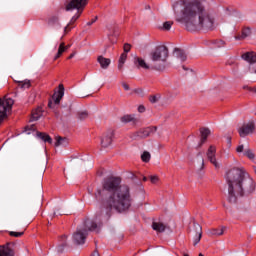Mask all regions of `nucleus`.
Instances as JSON below:
<instances>
[{
	"label": "nucleus",
	"instance_id": "e433bc0d",
	"mask_svg": "<svg viewBox=\"0 0 256 256\" xmlns=\"http://www.w3.org/2000/svg\"><path fill=\"white\" fill-rule=\"evenodd\" d=\"M249 72L256 75V63L251 64V66L249 67Z\"/></svg>",
	"mask_w": 256,
	"mask_h": 256
},
{
	"label": "nucleus",
	"instance_id": "603ef678",
	"mask_svg": "<svg viewBox=\"0 0 256 256\" xmlns=\"http://www.w3.org/2000/svg\"><path fill=\"white\" fill-rule=\"evenodd\" d=\"M51 105H52V103H51V102H49L48 106H49V107H51Z\"/></svg>",
	"mask_w": 256,
	"mask_h": 256
},
{
	"label": "nucleus",
	"instance_id": "37998d69",
	"mask_svg": "<svg viewBox=\"0 0 256 256\" xmlns=\"http://www.w3.org/2000/svg\"><path fill=\"white\" fill-rule=\"evenodd\" d=\"M95 21H97V17H95V19H93L92 21L87 22V25L91 26V25H93V23H95Z\"/></svg>",
	"mask_w": 256,
	"mask_h": 256
},
{
	"label": "nucleus",
	"instance_id": "f704fd0d",
	"mask_svg": "<svg viewBox=\"0 0 256 256\" xmlns=\"http://www.w3.org/2000/svg\"><path fill=\"white\" fill-rule=\"evenodd\" d=\"M9 235H10V237H23V232L10 231Z\"/></svg>",
	"mask_w": 256,
	"mask_h": 256
},
{
	"label": "nucleus",
	"instance_id": "58836bf2",
	"mask_svg": "<svg viewBox=\"0 0 256 256\" xmlns=\"http://www.w3.org/2000/svg\"><path fill=\"white\" fill-rule=\"evenodd\" d=\"M236 151H237V153H243V151H245V146L239 145V146L236 148Z\"/></svg>",
	"mask_w": 256,
	"mask_h": 256
},
{
	"label": "nucleus",
	"instance_id": "8fccbe9b",
	"mask_svg": "<svg viewBox=\"0 0 256 256\" xmlns=\"http://www.w3.org/2000/svg\"><path fill=\"white\" fill-rule=\"evenodd\" d=\"M71 47V45H67V46H64V49L67 51V49H69Z\"/></svg>",
	"mask_w": 256,
	"mask_h": 256
},
{
	"label": "nucleus",
	"instance_id": "4c0bfd02",
	"mask_svg": "<svg viewBox=\"0 0 256 256\" xmlns=\"http://www.w3.org/2000/svg\"><path fill=\"white\" fill-rule=\"evenodd\" d=\"M150 181L151 183L155 184L159 181V177L158 176H150Z\"/></svg>",
	"mask_w": 256,
	"mask_h": 256
},
{
	"label": "nucleus",
	"instance_id": "423d86ee",
	"mask_svg": "<svg viewBox=\"0 0 256 256\" xmlns=\"http://www.w3.org/2000/svg\"><path fill=\"white\" fill-rule=\"evenodd\" d=\"M14 104L15 101L12 98L7 96L0 98V123H3V121L11 115V110L13 109Z\"/></svg>",
	"mask_w": 256,
	"mask_h": 256
},
{
	"label": "nucleus",
	"instance_id": "49530a36",
	"mask_svg": "<svg viewBox=\"0 0 256 256\" xmlns=\"http://www.w3.org/2000/svg\"><path fill=\"white\" fill-rule=\"evenodd\" d=\"M92 256H99V252L97 250H95L93 253H92Z\"/></svg>",
	"mask_w": 256,
	"mask_h": 256
},
{
	"label": "nucleus",
	"instance_id": "6ab92c4d",
	"mask_svg": "<svg viewBox=\"0 0 256 256\" xmlns=\"http://www.w3.org/2000/svg\"><path fill=\"white\" fill-rule=\"evenodd\" d=\"M152 229L156 231V233H163L165 229H167V226L161 222H153Z\"/></svg>",
	"mask_w": 256,
	"mask_h": 256
},
{
	"label": "nucleus",
	"instance_id": "f3484780",
	"mask_svg": "<svg viewBox=\"0 0 256 256\" xmlns=\"http://www.w3.org/2000/svg\"><path fill=\"white\" fill-rule=\"evenodd\" d=\"M97 61L102 69H108L109 65H111V59L105 58L103 56H98Z\"/></svg>",
	"mask_w": 256,
	"mask_h": 256
},
{
	"label": "nucleus",
	"instance_id": "9b49d317",
	"mask_svg": "<svg viewBox=\"0 0 256 256\" xmlns=\"http://www.w3.org/2000/svg\"><path fill=\"white\" fill-rule=\"evenodd\" d=\"M134 65L135 67H137V69H146V70L153 69V67L151 66V63L150 64L147 63L145 59L139 56L134 57Z\"/></svg>",
	"mask_w": 256,
	"mask_h": 256
},
{
	"label": "nucleus",
	"instance_id": "2f4dec72",
	"mask_svg": "<svg viewBox=\"0 0 256 256\" xmlns=\"http://www.w3.org/2000/svg\"><path fill=\"white\" fill-rule=\"evenodd\" d=\"M244 155H245V157H248V159H250L251 161H253V159H255V153H253V151L251 149H246L244 151Z\"/></svg>",
	"mask_w": 256,
	"mask_h": 256
},
{
	"label": "nucleus",
	"instance_id": "a878e982",
	"mask_svg": "<svg viewBox=\"0 0 256 256\" xmlns=\"http://www.w3.org/2000/svg\"><path fill=\"white\" fill-rule=\"evenodd\" d=\"M125 61H127V53L123 52L119 58L118 69H123V65H125Z\"/></svg>",
	"mask_w": 256,
	"mask_h": 256
},
{
	"label": "nucleus",
	"instance_id": "aec40b11",
	"mask_svg": "<svg viewBox=\"0 0 256 256\" xmlns=\"http://www.w3.org/2000/svg\"><path fill=\"white\" fill-rule=\"evenodd\" d=\"M227 228L225 226H222L221 228H213L209 230V235L215 236V237H221L223 233H225V230Z\"/></svg>",
	"mask_w": 256,
	"mask_h": 256
},
{
	"label": "nucleus",
	"instance_id": "7c9ffc66",
	"mask_svg": "<svg viewBox=\"0 0 256 256\" xmlns=\"http://www.w3.org/2000/svg\"><path fill=\"white\" fill-rule=\"evenodd\" d=\"M57 23H59V17L57 16H52L48 19V25H50V27H53V25H57Z\"/></svg>",
	"mask_w": 256,
	"mask_h": 256
},
{
	"label": "nucleus",
	"instance_id": "6e6d98bb",
	"mask_svg": "<svg viewBox=\"0 0 256 256\" xmlns=\"http://www.w3.org/2000/svg\"><path fill=\"white\" fill-rule=\"evenodd\" d=\"M184 256H189V254H184Z\"/></svg>",
	"mask_w": 256,
	"mask_h": 256
},
{
	"label": "nucleus",
	"instance_id": "393cba45",
	"mask_svg": "<svg viewBox=\"0 0 256 256\" xmlns=\"http://www.w3.org/2000/svg\"><path fill=\"white\" fill-rule=\"evenodd\" d=\"M41 115H43V111L41 110V108L36 109L32 112L31 121H38L39 119H41Z\"/></svg>",
	"mask_w": 256,
	"mask_h": 256
},
{
	"label": "nucleus",
	"instance_id": "ddd939ff",
	"mask_svg": "<svg viewBox=\"0 0 256 256\" xmlns=\"http://www.w3.org/2000/svg\"><path fill=\"white\" fill-rule=\"evenodd\" d=\"M63 95H65V87L63 86V84H60L58 92H56L52 96V99L55 105H59V103H61V99H63Z\"/></svg>",
	"mask_w": 256,
	"mask_h": 256
},
{
	"label": "nucleus",
	"instance_id": "6e6552de",
	"mask_svg": "<svg viewBox=\"0 0 256 256\" xmlns=\"http://www.w3.org/2000/svg\"><path fill=\"white\" fill-rule=\"evenodd\" d=\"M156 131H157L156 126L143 128L135 132L132 136V139H147V137H149L150 135H153V133H155Z\"/></svg>",
	"mask_w": 256,
	"mask_h": 256
},
{
	"label": "nucleus",
	"instance_id": "473e14b6",
	"mask_svg": "<svg viewBox=\"0 0 256 256\" xmlns=\"http://www.w3.org/2000/svg\"><path fill=\"white\" fill-rule=\"evenodd\" d=\"M171 27H173V22L172 21H166L164 22L163 24V29L165 31H170L171 30Z\"/></svg>",
	"mask_w": 256,
	"mask_h": 256
},
{
	"label": "nucleus",
	"instance_id": "4be33fe9",
	"mask_svg": "<svg viewBox=\"0 0 256 256\" xmlns=\"http://www.w3.org/2000/svg\"><path fill=\"white\" fill-rule=\"evenodd\" d=\"M0 256H15V252L9 246H0Z\"/></svg>",
	"mask_w": 256,
	"mask_h": 256
},
{
	"label": "nucleus",
	"instance_id": "f8f14e48",
	"mask_svg": "<svg viewBox=\"0 0 256 256\" xmlns=\"http://www.w3.org/2000/svg\"><path fill=\"white\" fill-rule=\"evenodd\" d=\"M194 231H195V236L193 239V245H197L201 241V237H203V228L199 223H194Z\"/></svg>",
	"mask_w": 256,
	"mask_h": 256
},
{
	"label": "nucleus",
	"instance_id": "39448f33",
	"mask_svg": "<svg viewBox=\"0 0 256 256\" xmlns=\"http://www.w3.org/2000/svg\"><path fill=\"white\" fill-rule=\"evenodd\" d=\"M87 5V0H71L68 2L65 6L66 11H73V9H77L78 14H75L69 24L64 28V33H67V29H69V25H73L79 17H81V13H83V9H85V6Z\"/></svg>",
	"mask_w": 256,
	"mask_h": 256
},
{
	"label": "nucleus",
	"instance_id": "cd10ccee",
	"mask_svg": "<svg viewBox=\"0 0 256 256\" xmlns=\"http://www.w3.org/2000/svg\"><path fill=\"white\" fill-rule=\"evenodd\" d=\"M65 51H67V50H65V43L62 42L59 45L58 52H57L56 56L54 57V59L55 60L59 59V57H61V55H63V53H65Z\"/></svg>",
	"mask_w": 256,
	"mask_h": 256
},
{
	"label": "nucleus",
	"instance_id": "5701e85b",
	"mask_svg": "<svg viewBox=\"0 0 256 256\" xmlns=\"http://www.w3.org/2000/svg\"><path fill=\"white\" fill-rule=\"evenodd\" d=\"M174 55H176V57L180 59V61H187V54H185V51L179 48H176L174 50Z\"/></svg>",
	"mask_w": 256,
	"mask_h": 256
},
{
	"label": "nucleus",
	"instance_id": "c03bdc74",
	"mask_svg": "<svg viewBox=\"0 0 256 256\" xmlns=\"http://www.w3.org/2000/svg\"><path fill=\"white\" fill-rule=\"evenodd\" d=\"M243 89H247V91H251V89H255V87L244 86Z\"/></svg>",
	"mask_w": 256,
	"mask_h": 256
},
{
	"label": "nucleus",
	"instance_id": "4d7b16f0",
	"mask_svg": "<svg viewBox=\"0 0 256 256\" xmlns=\"http://www.w3.org/2000/svg\"><path fill=\"white\" fill-rule=\"evenodd\" d=\"M203 163H204V160H202V165H203Z\"/></svg>",
	"mask_w": 256,
	"mask_h": 256
},
{
	"label": "nucleus",
	"instance_id": "f257e3e1",
	"mask_svg": "<svg viewBox=\"0 0 256 256\" xmlns=\"http://www.w3.org/2000/svg\"><path fill=\"white\" fill-rule=\"evenodd\" d=\"M103 195L105 196L103 208L96 212L93 220L87 219L84 221V226L78 228L73 234L72 240L75 245L85 244V239H87L89 231L99 233L101 227H103V221H109L111 215H113V211L123 213L133 203L129 186L121 185V179L119 177H109L103 181L102 190H97L95 197L96 199H101Z\"/></svg>",
	"mask_w": 256,
	"mask_h": 256
},
{
	"label": "nucleus",
	"instance_id": "864d4df0",
	"mask_svg": "<svg viewBox=\"0 0 256 256\" xmlns=\"http://www.w3.org/2000/svg\"><path fill=\"white\" fill-rule=\"evenodd\" d=\"M198 256H204L202 253H200Z\"/></svg>",
	"mask_w": 256,
	"mask_h": 256
},
{
	"label": "nucleus",
	"instance_id": "9d476101",
	"mask_svg": "<svg viewBox=\"0 0 256 256\" xmlns=\"http://www.w3.org/2000/svg\"><path fill=\"white\" fill-rule=\"evenodd\" d=\"M215 153H217V148H215V146H210L207 151V158L216 169H219V162H217V159L215 158Z\"/></svg>",
	"mask_w": 256,
	"mask_h": 256
},
{
	"label": "nucleus",
	"instance_id": "4468645a",
	"mask_svg": "<svg viewBox=\"0 0 256 256\" xmlns=\"http://www.w3.org/2000/svg\"><path fill=\"white\" fill-rule=\"evenodd\" d=\"M243 61H246V63H249V67L251 65L256 63V53L255 52H246L241 55Z\"/></svg>",
	"mask_w": 256,
	"mask_h": 256
},
{
	"label": "nucleus",
	"instance_id": "c756f323",
	"mask_svg": "<svg viewBox=\"0 0 256 256\" xmlns=\"http://www.w3.org/2000/svg\"><path fill=\"white\" fill-rule=\"evenodd\" d=\"M141 159L144 163H149V161H151V153H149L148 151L143 152V154L141 155Z\"/></svg>",
	"mask_w": 256,
	"mask_h": 256
},
{
	"label": "nucleus",
	"instance_id": "7ed1b4c3",
	"mask_svg": "<svg viewBox=\"0 0 256 256\" xmlns=\"http://www.w3.org/2000/svg\"><path fill=\"white\" fill-rule=\"evenodd\" d=\"M229 203H237L239 197L255 193V180L243 168H232L226 173Z\"/></svg>",
	"mask_w": 256,
	"mask_h": 256
},
{
	"label": "nucleus",
	"instance_id": "b1692460",
	"mask_svg": "<svg viewBox=\"0 0 256 256\" xmlns=\"http://www.w3.org/2000/svg\"><path fill=\"white\" fill-rule=\"evenodd\" d=\"M37 137H39V139H41L45 143H53V139H51V136L45 133L37 132Z\"/></svg>",
	"mask_w": 256,
	"mask_h": 256
},
{
	"label": "nucleus",
	"instance_id": "a211bd4d",
	"mask_svg": "<svg viewBox=\"0 0 256 256\" xmlns=\"http://www.w3.org/2000/svg\"><path fill=\"white\" fill-rule=\"evenodd\" d=\"M200 133H201V143L199 147H201V145H203V143L207 141V138L211 135V130H209L208 128H201Z\"/></svg>",
	"mask_w": 256,
	"mask_h": 256
},
{
	"label": "nucleus",
	"instance_id": "3c124183",
	"mask_svg": "<svg viewBox=\"0 0 256 256\" xmlns=\"http://www.w3.org/2000/svg\"><path fill=\"white\" fill-rule=\"evenodd\" d=\"M143 181H147V177H144V178H143Z\"/></svg>",
	"mask_w": 256,
	"mask_h": 256
},
{
	"label": "nucleus",
	"instance_id": "2eb2a0df",
	"mask_svg": "<svg viewBox=\"0 0 256 256\" xmlns=\"http://www.w3.org/2000/svg\"><path fill=\"white\" fill-rule=\"evenodd\" d=\"M251 34H252L251 28H249V27H244V28L242 29L241 35H236V36L234 37V39H235L236 41H243L244 39H247V37H251Z\"/></svg>",
	"mask_w": 256,
	"mask_h": 256
},
{
	"label": "nucleus",
	"instance_id": "1a4fd4ad",
	"mask_svg": "<svg viewBox=\"0 0 256 256\" xmlns=\"http://www.w3.org/2000/svg\"><path fill=\"white\" fill-rule=\"evenodd\" d=\"M115 136V132L113 130H108L101 137V147L107 149V147H111L113 143V137Z\"/></svg>",
	"mask_w": 256,
	"mask_h": 256
},
{
	"label": "nucleus",
	"instance_id": "ea45409f",
	"mask_svg": "<svg viewBox=\"0 0 256 256\" xmlns=\"http://www.w3.org/2000/svg\"><path fill=\"white\" fill-rule=\"evenodd\" d=\"M150 102L151 103H157V96H151L150 97Z\"/></svg>",
	"mask_w": 256,
	"mask_h": 256
},
{
	"label": "nucleus",
	"instance_id": "09e8293b",
	"mask_svg": "<svg viewBox=\"0 0 256 256\" xmlns=\"http://www.w3.org/2000/svg\"><path fill=\"white\" fill-rule=\"evenodd\" d=\"M228 144L231 145V138L227 137Z\"/></svg>",
	"mask_w": 256,
	"mask_h": 256
},
{
	"label": "nucleus",
	"instance_id": "72a5a7b5",
	"mask_svg": "<svg viewBox=\"0 0 256 256\" xmlns=\"http://www.w3.org/2000/svg\"><path fill=\"white\" fill-rule=\"evenodd\" d=\"M87 117H89L87 111L78 113V119H80V121H83V119H87Z\"/></svg>",
	"mask_w": 256,
	"mask_h": 256
},
{
	"label": "nucleus",
	"instance_id": "c9c22d12",
	"mask_svg": "<svg viewBox=\"0 0 256 256\" xmlns=\"http://www.w3.org/2000/svg\"><path fill=\"white\" fill-rule=\"evenodd\" d=\"M131 51V44L126 43L124 44V53L128 54Z\"/></svg>",
	"mask_w": 256,
	"mask_h": 256
},
{
	"label": "nucleus",
	"instance_id": "0eeeda50",
	"mask_svg": "<svg viewBox=\"0 0 256 256\" xmlns=\"http://www.w3.org/2000/svg\"><path fill=\"white\" fill-rule=\"evenodd\" d=\"M256 131V125H255V120H249L248 122L242 124L238 128V133L240 137H247V135H253Z\"/></svg>",
	"mask_w": 256,
	"mask_h": 256
},
{
	"label": "nucleus",
	"instance_id": "79ce46f5",
	"mask_svg": "<svg viewBox=\"0 0 256 256\" xmlns=\"http://www.w3.org/2000/svg\"><path fill=\"white\" fill-rule=\"evenodd\" d=\"M122 87H123V89L125 90V91H129V86L127 85V83H123L122 84Z\"/></svg>",
	"mask_w": 256,
	"mask_h": 256
},
{
	"label": "nucleus",
	"instance_id": "a18cd8bd",
	"mask_svg": "<svg viewBox=\"0 0 256 256\" xmlns=\"http://www.w3.org/2000/svg\"><path fill=\"white\" fill-rule=\"evenodd\" d=\"M25 133L26 135H31V132L29 131V127H26Z\"/></svg>",
	"mask_w": 256,
	"mask_h": 256
},
{
	"label": "nucleus",
	"instance_id": "20e7f679",
	"mask_svg": "<svg viewBox=\"0 0 256 256\" xmlns=\"http://www.w3.org/2000/svg\"><path fill=\"white\" fill-rule=\"evenodd\" d=\"M167 57H169V49H167V46L160 45L156 47V49L150 53L152 69H161V66H158L157 63H165Z\"/></svg>",
	"mask_w": 256,
	"mask_h": 256
},
{
	"label": "nucleus",
	"instance_id": "5fc2aeb1",
	"mask_svg": "<svg viewBox=\"0 0 256 256\" xmlns=\"http://www.w3.org/2000/svg\"><path fill=\"white\" fill-rule=\"evenodd\" d=\"M31 129H33V130H34L35 128H34L33 126H31Z\"/></svg>",
	"mask_w": 256,
	"mask_h": 256
},
{
	"label": "nucleus",
	"instance_id": "412c9836",
	"mask_svg": "<svg viewBox=\"0 0 256 256\" xmlns=\"http://www.w3.org/2000/svg\"><path fill=\"white\" fill-rule=\"evenodd\" d=\"M55 147H67L69 145V140L61 136L56 137Z\"/></svg>",
	"mask_w": 256,
	"mask_h": 256
},
{
	"label": "nucleus",
	"instance_id": "dca6fc26",
	"mask_svg": "<svg viewBox=\"0 0 256 256\" xmlns=\"http://www.w3.org/2000/svg\"><path fill=\"white\" fill-rule=\"evenodd\" d=\"M67 236L63 235L60 239H59V243L57 246V251L58 253H63V251H65V247H67Z\"/></svg>",
	"mask_w": 256,
	"mask_h": 256
},
{
	"label": "nucleus",
	"instance_id": "c85d7f7f",
	"mask_svg": "<svg viewBox=\"0 0 256 256\" xmlns=\"http://www.w3.org/2000/svg\"><path fill=\"white\" fill-rule=\"evenodd\" d=\"M18 86L21 87V89H29L31 82L29 80L18 81Z\"/></svg>",
	"mask_w": 256,
	"mask_h": 256
},
{
	"label": "nucleus",
	"instance_id": "bb28decb",
	"mask_svg": "<svg viewBox=\"0 0 256 256\" xmlns=\"http://www.w3.org/2000/svg\"><path fill=\"white\" fill-rule=\"evenodd\" d=\"M120 121L122 123H131V122L136 121V120H135L134 115H124L120 118Z\"/></svg>",
	"mask_w": 256,
	"mask_h": 256
},
{
	"label": "nucleus",
	"instance_id": "f03ea898",
	"mask_svg": "<svg viewBox=\"0 0 256 256\" xmlns=\"http://www.w3.org/2000/svg\"><path fill=\"white\" fill-rule=\"evenodd\" d=\"M176 21L187 31H213L215 29V14L206 9L199 0H180L173 4Z\"/></svg>",
	"mask_w": 256,
	"mask_h": 256
},
{
	"label": "nucleus",
	"instance_id": "a19ab883",
	"mask_svg": "<svg viewBox=\"0 0 256 256\" xmlns=\"http://www.w3.org/2000/svg\"><path fill=\"white\" fill-rule=\"evenodd\" d=\"M138 111L139 113H145V106H139Z\"/></svg>",
	"mask_w": 256,
	"mask_h": 256
},
{
	"label": "nucleus",
	"instance_id": "de8ad7c7",
	"mask_svg": "<svg viewBox=\"0 0 256 256\" xmlns=\"http://www.w3.org/2000/svg\"><path fill=\"white\" fill-rule=\"evenodd\" d=\"M75 57V52L70 54V56L68 57V59H73Z\"/></svg>",
	"mask_w": 256,
	"mask_h": 256
}]
</instances>
